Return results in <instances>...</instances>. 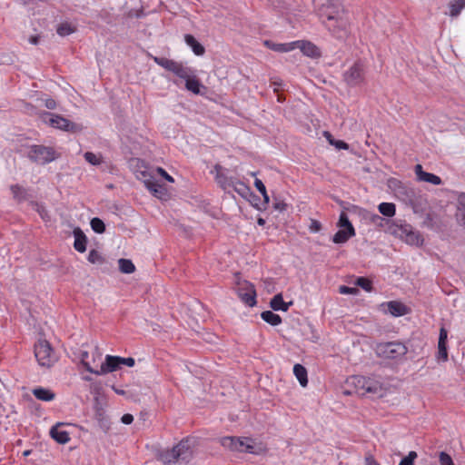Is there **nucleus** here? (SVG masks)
Here are the masks:
<instances>
[{"mask_svg": "<svg viewBox=\"0 0 465 465\" xmlns=\"http://www.w3.org/2000/svg\"><path fill=\"white\" fill-rule=\"evenodd\" d=\"M84 157L86 162L91 163L92 165H99L102 163V158L100 155H97L92 152H86L84 154Z\"/></svg>", "mask_w": 465, "mask_h": 465, "instance_id": "obj_41", "label": "nucleus"}, {"mask_svg": "<svg viewBox=\"0 0 465 465\" xmlns=\"http://www.w3.org/2000/svg\"><path fill=\"white\" fill-rule=\"evenodd\" d=\"M337 225L340 227V229H344L351 232V230H355L345 212L341 213Z\"/></svg>", "mask_w": 465, "mask_h": 465, "instance_id": "obj_36", "label": "nucleus"}, {"mask_svg": "<svg viewBox=\"0 0 465 465\" xmlns=\"http://www.w3.org/2000/svg\"><path fill=\"white\" fill-rule=\"evenodd\" d=\"M39 35H31L28 39L29 43L32 45H37L39 43Z\"/></svg>", "mask_w": 465, "mask_h": 465, "instance_id": "obj_62", "label": "nucleus"}, {"mask_svg": "<svg viewBox=\"0 0 465 465\" xmlns=\"http://www.w3.org/2000/svg\"><path fill=\"white\" fill-rule=\"evenodd\" d=\"M365 465H380L372 455H368L365 458Z\"/></svg>", "mask_w": 465, "mask_h": 465, "instance_id": "obj_58", "label": "nucleus"}, {"mask_svg": "<svg viewBox=\"0 0 465 465\" xmlns=\"http://www.w3.org/2000/svg\"><path fill=\"white\" fill-rule=\"evenodd\" d=\"M183 80L185 81V88L194 94H201V89H205V87L201 84L200 80L195 75L193 69L191 70L189 77L183 78Z\"/></svg>", "mask_w": 465, "mask_h": 465, "instance_id": "obj_17", "label": "nucleus"}, {"mask_svg": "<svg viewBox=\"0 0 465 465\" xmlns=\"http://www.w3.org/2000/svg\"><path fill=\"white\" fill-rule=\"evenodd\" d=\"M314 5L319 15L325 18L322 23L331 35L344 40L350 33V19L345 9L336 0H314Z\"/></svg>", "mask_w": 465, "mask_h": 465, "instance_id": "obj_1", "label": "nucleus"}, {"mask_svg": "<svg viewBox=\"0 0 465 465\" xmlns=\"http://www.w3.org/2000/svg\"><path fill=\"white\" fill-rule=\"evenodd\" d=\"M379 212L387 217H392L396 213V206L392 203H381L378 206Z\"/></svg>", "mask_w": 465, "mask_h": 465, "instance_id": "obj_31", "label": "nucleus"}, {"mask_svg": "<svg viewBox=\"0 0 465 465\" xmlns=\"http://www.w3.org/2000/svg\"><path fill=\"white\" fill-rule=\"evenodd\" d=\"M323 135L324 137L328 140V142L331 144V145H334L337 149L339 150H347L349 149V144L347 143H345L344 141H341V140H335L332 135L331 134V133L325 131L323 133Z\"/></svg>", "mask_w": 465, "mask_h": 465, "instance_id": "obj_34", "label": "nucleus"}, {"mask_svg": "<svg viewBox=\"0 0 465 465\" xmlns=\"http://www.w3.org/2000/svg\"><path fill=\"white\" fill-rule=\"evenodd\" d=\"M292 304V302H285L283 301L282 293H278V294L274 295L273 298L270 302V306L273 311L287 312Z\"/></svg>", "mask_w": 465, "mask_h": 465, "instance_id": "obj_25", "label": "nucleus"}, {"mask_svg": "<svg viewBox=\"0 0 465 465\" xmlns=\"http://www.w3.org/2000/svg\"><path fill=\"white\" fill-rule=\"evenodd\" d=\"M295 48H299L304 55L312 58L321 56L320 49L309 41H294V49Z\"/></svg>", "mask_w": 465, "mask_h": 465, "instance_id": "obj_14", "label": "nucleus"}, {"mask_svg": "<svg viewBox=\"0 0 465 465\" xmlns=\"http://www.w3.org/2000/svg\"><path fill=\"white\" fill-rule=\"evenodd\" d=\"M293 373L299 381L302 387H306L308 384L307 370L300 363H296L293 367Z\"/></svg>", "mask_w": 465, "mask_h": 465, "instance_id": "obj_27", "label": "nucleus"}, {"mask_svg": "<svg viewBox=\"0 0 465 465\" xmlns=\"http://www.w3.org/2000/svg\"><path fill=\"white\" fill-rule=\"evenodd\" d=\"M176 455L181 460L187 461L193 455L191 439L182 440L177 445L173 446Z\"/></svg>", "mask_w": 465, "mask_h": 465, "instance_id": "obj_15", "label": "nucleus"}, {"mask_svg": "<svg viewBox=\"0 0 465 465\" xmlns=\"http://www.w3.org/2000/svg\"><path fill=\"white\" fill-rule=\"evenodd\" d=\"M10 190L12 192L14 199L17 202H24L29 200L32 195L29 193V190L20 186L19 184L11 185Z\"/></svg>", "mask_w": 465, "mask_h": 465, "instance_id": "obj_24", "label": "nucleus"}, {"mask_svg": "<svg viewBox=\"0 0 465 465\" xmlns=\"http://www.w3.org/2000/svg\"><path fill=\"white\" fill-rule=\"evenodd\" d=\"M152 58L156 64L180 79L188 78L191 74L192 68L184 65L182 62H177L163 56H153Z\"/></svg>", "mask_w": 465, "mask_h": 465, "instance_id": "obj_6", "label": "nucleus"}, {"mask_svg": "<svg viewBox=\"0 0 465 465\" xmlns=\"http://www.w3.org/2000/svg\"><path fill=\"white\" fill-rule=\"evenodd\" d=\"M230 187H232L235 192H237L242 196L245 195V193L249 192V187L244 183L240 181L233 180V185H231Z\"/></svg>", "mask_w": 465, "mask_h": 465, "instance_id": "obj_43", "label": "nucleus"}, {"mask_svg": "<svg viewBox=\"0 0 465 465\" xmlns=\"http://www.w3.org/2000/svg\"><path fill=\"white\" fill-rule=\"evenodd\" d=\"M284 101H285V97L282 94H277V102L278 103H283Z\"/></svg>", "mask_w": 465, "mask_h": 465, "instance_id": "obj_63", "label": "nucleus"}, {"mask_svg": "<svg viewBox=\"0 0 465 465\" xmlns=\"http://www.w3.org/2000/svg\"><path fill=\"white\" fill-rule=\"evenodd\" d=\"M213 173H215V179H216L219 174H223L224 173V169L220 164H216L214 166Z\"/></svg>", "mask_w": 465, "mask_h": 465, "instance_id": "obj_59", "label": "nucleus"}, {"mask_svg": "<svg viewBox=\"0 0 465 465\" xmlns=\"http://www.w3.org/2000/svg\"><path fill=\"white\" fill-rule=\"evenodd\" d=\"M389 186H390V188H393V189L401 188V183L397 179H391L389 181Z\"/></svg>", "mask_w": 465, "mask_h": 465, "instance_id": "obj_57", "label": "nucleus"}, {"mask_svg": "<svg viewBox=\"0 0 465 465\" xmlns=\"http://www.w3.org/2000/svg\"><path fill=\"white\" fill-rule=\"evenodd\" d=\"M87 260L89 262L93 264H102L104 262V258L101 255V253L98 251L94 249L89 252Z\"/></svg>", "mask_w": 465, "mask_h": 465, "instance_id": "obj_38", "label": "nucleus"}, {"mask_svg": "<svg viewBox=\"0 0 465 465\" xmlns=\"http://www.w3.org/2000/svg\"><path fill=\"white\" fill-rule=\"evenodd\" d=\"M56 32L61 36H66L74 32V28L69 24H61L58 25Z\"/></svg>", "mask_w": 465, "mask_h": 465, "instance_id": "obj_46", "label": "nucleus"}, {"mask_svg": "<svg viewBox=\"0 0 465 465\" xmlns=\"http://www.w3.org/2000/svg\"><path fill=\"white\" fill-rule=\"evenodd\" d=\"M221 445L231 451L254 453V442L251 438L225 436L219 440Z\"/></svg>", "mask_w": 465, "mask_h": 465, "instance_id": "obj_5", "label": "nucleus"}, {"mask_svg": "<svg viewBox=\"0 0 465 465\" xmlns=\"http://www.w3.org/2000/svg\"><path fill=\"white\" fill-rule=\"evenodd\" d=\"M63 425L64 423L58 422L50 430V436L59 444H65L70 440L69 433L60 429Z\"/></svg>", "mask_w": 465, "mask_h": 465, "instance_id": "obj_18", "label": "nucleus"}, {"mask_svg": "<svg viewBox=\"0 0 465 465\" xmlns=\"http://www.w3.org/2000/svg\"><path fill=\"white\" fill-rule=\"evenodd\" d=\"M283 84L282 81L281 79H275L271 82V85L273 87L274 93H278L279 87Z\"/></svg>", "mask_w": 465, "mask_h": 465, "instance_id": "obj_56", "label": "nucleus"}, {"mask_svg": "<svg viewBox=\"0 0 465 465\" xmlns=\"http://www.w3.org/2000/svg\"><path fill=\"white\" fill-rule=\"evenodd\" d=\"M408 352L406 345L400 341L381 342L376 346L379 357L387 360H400Z\"/></svg>", "mask_w": 465, "mask_h": 465, "instance_id": "obj_4", "label": "nucleus"}, {"mask_svg": "<svg viewBox=\"0 0 465 465\" xmlns=\"http://www.w3.org/2000/svg\"><path fill=\"white\" fill-rule=\"evenodd\" d=\"M237 292L240 300L247 306L253 307L256 304V291L252 283L244 282Z\"/></svg>", "mask_w": 465, "mask_h": 465, "instance_id": "obj_9", "label": "nucleus"}, {"mask_svg": "<svg viewBox=\"0 0 465 465\" xmlns=\"http://www.w3.org/2000/svg\"><path fill=\"white\" fill-rule=\"evenodd\" d=\"M448 340V331L444 327H441L440 330V336L438 343L447 344Z\"/></svg>", "mask_w": 465, "mask_h": 465, "instance_id": "obj_49", "label": "nucleus"}, {"mask_svg": "<svg viewBox=\"0 0 465 465\" xmlns=\"http://www.w3.org/2000/svg\"><path fill=\"white\" fill-rule=\"evenodd\" d=\"M160 460L166 465H171L172 463L180 460L173 447L162 451L160 454Z\"/></svg>", "mask_w": 465, "mask_h": 465, "instance_id": "obj_29", "label": "nucleus"}, {"mask_svg": "<svg viewBox=\"0 0 465 465\" xmlns=\"http://www.w3.org/2000/svg\"><path fill=\"white\" fill-rule=\"evenodd\" d=\"M438 457L440 465H455L453 459L446 451H440Z\"/></svg>", "mask_w": 465, "mask_h": 465, "instance_id": "obj_42", "label": "nucleus"}, {"mask_svg": "<svg viewBox=\"0 0 465 465\" xmlns=\"http://www.w3.org/2000/svg\"><path fill=\"white\" fill-rule=\"evenodd\" d=\"M35 356L42 367H51L56 362L58 357L53 347L46 340L40 339L35 344Z\"/></svg>", "mask_w": 465, "mask_h": 465, "instance_id": "obj_3", "label": "nucleus"}, {"mask_svg": "<svg viewBox=\"0 0 465 465\" xmlns=\"http://www.w3.org/2000/svg\"><path fill=\"white\" fill-rule=\"evenodd\" d=\"M45 123H48L51 126L71 133H77L82 130L80 124H74L68 119L51 113H45L44 115Z\"/></svg>", "mask_w": 465, "mask_h": 465, "instance_id": "obj_7", "label": "nucleus"}, {"mask_svg": "<svg viewBox=\"0 0 465 465\" xmlns=\"http://www.w3.org/2000/svg\"><path fill=\"white\" fill-rule=\"evenodd\" d=\"M450 15L452 17L458 16L461 10L465 8V0H455L449 4Z\"/></svg>", "mask_w": 465, "mask_h": 465, "instance_id": "obj_33", "label": "nucleus"}, {"mask_svg": "<svg viewBox=\"0 0 465 465\" xmlns=\"http://www.w3.org/2000/svg\"><path fill=\"white\" fill-rule=\"evenodd\" d=\"M366 377L361 375H353L349 379V383L355 387L356 392L360 395L367 394Z\"/></svg>", "mask_w": 465, "mask_h": 465, "instance_id": "obj_23", "label": "nucleus"}, {"mask_svg": "<svg viewBox=\"0 0 465 465\" xmlns=\"http://www.w3.org/2000/svg\"><path fill=\"white\" fill-rule=\"evenodd\" d=\"M257 223L260 225V226H263L265 224V220L262 217H259L257 219Z\"/></svg>", "mask_w": 465, "mask_h": 465, "instance_id": "obj_64", "label": "nucleus"}, {"mask_svg": "<svg viewBox=\"0 0 465 465\" xmlns=\"http://www.w3.org/2000/svg\"><path fill=\"white\" fill-rule=\"evenodd\" d=\"M25 154L34 163L37 164H46L54 161L58 157V153L53 147L42 144H32L26 148Z\"/></svg>", "mask_w": 465, "mask_h": 465, "instance_id": "obj_2", "label": "nucleus"}, {"mask_svg": "<svg viewBox=\"0 0 465 465\" xmlns=\"http://www.w3.org/2000/svg\"><path fill=\"white\" fill-rule=\"evenodd\" d=\"M217 183L223 188L233 185V180L229 179L224 173L223 174H219L216 178Z\"/></svg>", "mask_w": 465, "mask_h": 465, "instance_id": "obj_47", "label": "nucleus"}, {"mask_svg": "<svg viewBox=\"0 0 465 465\" xmlns=\"http://www.w3.org/2000/svg\"><path fill=\"white\" fill-rule=\"evenodd\" d=\"M415 173L419 181L429 183L434 185H439L441 183V179L440 176L423 171L420 164H417L415 166Z\"/></svg>", "mask_w": 465, "mask_h": 465, "instance_id": "obj_16", "label": "nucleus"}, {"mask_svg": "<svg viewBox=\"0 0 465 465\" xmlns=\"http://www.w3.org/2000/svg\"><path fill=\"white\" fill-rule=\"evenodd\" d=\"M119 270L123 273L130 274L135 271V266L131 260L121 258L118 260Z\"/></svg>", "mask_w": 465, "mask_h": 465, "instance_id": "obj_32", "label": "nucleus"}, {"mask_svg": "<svg viewBox=\"0 0 465 465\" xmlns=\"http://www.w3.org/2000/svg\"><path fill=\"white\" fill-rule=\"evenodd\" d=\"M141 174L144 178L145 187L156 197L163 199L166 195V189L163 185L160 184L153 179V176L146 172H142Z\"/></svg>", "mask_w": 465, "mask_h": 465, "instance_id": "obj_12", "label": "nucleus"}, {"mask_svg": "<svg viewBox=\"0 0 465 465\" xmlns=\"http://www.w3.org/2000/svg\"><path fill=\"white\" fill-rule=\"evenodd\" d=\"M102 357V353L99 351L98 348L94 349V351L93 352V359H92V366L96 365V361H100Z\"/></svg>", "mask_w": 465, "mask_h": 465, "instance_id": "obj_54", "label": "nucleus"}, {"mask_svg": "<svg viewBox=\"0 0 465 465\" xmlns=\"http://www.w3.org/2000/svg\"><path fill=\"white\" fill-rule=\"evenodd\" d=\"M367 394L375 396H382L384 388L383 384L375 377H366Z\"/></svg>", "mask_w": 465, "mask_h": 465, "instance_id": "obj_19", "label": "nucleus"}, {"mask_svg": "<svg viewBox=\"0 0 465 465\" xmlns=\"http://www.w3.org/2000/svg\"><path fill=\"white\" fill-rule=\"evenodd\" d=\"M397 232L410 244L419 245L422 242L420 234L414 232L412 227L409 224L401 225Z\"/></svg>", "mask_w": 465, "mask_h": 465, "instance_id": "obj_13", "label": "nucleus"}, {"mask_svg": "<svg viewBox=\"0 0 465 465\" xmlns=\"http://www.w3.org/2000/svg\"><path fill=\"white\" fill-rule=\"evenodd\" d=\"M273 208L279 212H283L287 208V204L283 201H275L273 203Z\"/></svg>", "mask_w": 465, "mask_h": 465, "instance_id": "obj_52", "label": "nucleus"}, {"mask_svg": "<svg viewBox=\"0 0 465 465\" xmlns=\"http://www.w3.org/2000/svg\"><path fill=\"white\" fill-rule=\"evenodd\" d=\"M88 358H89L88 351H84L81 352V354H80L81 363L83 364V366L85 368V370L87 371H89L90 373H94V371H95V368L92 366V363L88 360Z\"/></svg>", "mask_w": 465, "mask_h": 465, "instance_id": "obj_39", "label": "nucleus"}, {"mask_svg": "<svg viewBox=\"0 0 465 465\" xmlns=\"http://www.w3.org/2000/svg\"><path fill=\"white\" fill-rule=\"evenodd\" d=\"M355 285L361 287L366 292H371L372 290L371 282L365 277H358L355 281Z\"/></svg>", "mask_w": 465, "mask_h": 465, "instance_id": "obj_40", "label": "nucleus"}, {"mask_svg": "<svg viewBox=\"0 0 465 465\" xmlns=\"http://www.w3.org/2000/svg\"><path fill=\"white\" fill-rule=\"evenodd\" d=\"M355 230L347 231L340 229L332 237L334 243H345L350 238L355 236Z\"/></svg>", "mask_w": 465, "mask_h": 465, "instance_id": "obj_28", "label": "nucleus"}, {"mask_svg": "<svg viewBox=\"0 0 465 465\" xmlns=\"http://www.w3.org/2000/svg\"><path fill=\"white\" fill-rule=\"evenodd\" d=\"M311 232H317L322 229V223L317 220H311V224L309 226Z\"/></svg>", "mask_w": 465, "mask_h": 465, "instance_id": "obj_50", "label": "nucleus"}, {"mask_svg": "<svg viewBox=\"0 0 465 465\" xmlns=\"http://www.w3.org/2000/svg\"><path fill=\"white\" fill-rule=\"evenodd\" d=\"M91 228L96 233H103L105 231L104 223L98 217H94L90 222Z\"/></svg>", "mask_w": 465, "mask_h": 465, "instance_id": "obj_37", "label": "nucleus"}, {"mask_svg": "<svg viewBox=\"0 0 465 465\" xmlns=\"http://www.w3.org/2000/svg\"><path fill=\"white\" fill-rule=\"evenodd\" d=\"M120 362H121V365L124 364L128 367H133L135 363V361L132 357H128V358L120 357Z\"/></svg>", "mask_w": 465, "mask_h": 465, "instance_id": "obj_53", "label": "nucleus"}, {"mask_svg": "<svg viewBox=\"0 0 465 465\" xmlns=\"http://www.w3.org/2000/svg\"><path fill=\"white\" fill-rule=\"evenodd\" d=\"M213 173H215V179H216L219 174H223L224 173V169L220 164H216L214 166Z\"/></svg>", "mask_w": 465, "mask_h": 465, "instance_id": "obj_60", "label": "nucleus"}, {"mask_svg": "<svg viewBox=\"0 0 465 465\" xmlns=\"http://www.w3.org/2000/svg\"><path fill=\"white\" fill-rule=\"evenodd\" d=\"M265 45L272 51L279 53H287L294 50V42L277 44L271 41H265Z\"/></svg>", "mask_w": 465, "mask_h": 465, "instance_id": "obj_26", "label": "nucleus"}, {"mask_svg": "<svg viewBox=\"0 0 465 465\" xmlns=\"http://www.w3.org/2000/svg\"><path fill=\"white\" fill-rule=\"evenodd\" d=\"M156 172H157L161 176H163L166 181H168V182H170V183H173V182H174L173 178L171 175H169V174L167 173V172H166L164 169H163L162 167H157V168H156Z\"/></svg>", "mask_w": 465, "mask_h": 465, "instance_id": "obj_51", "label": "nucleus"}, {"mask_svg": "<svg viewBox=\"0 0 465 465\" xmlns=\"http://www.w3.org/2000/svg\"><path fill=\"white\" fill-rule=\"evenodd\" d=\"M254 186L262 195L263 204H264L263 209H266V206L270 203V197L267 193L266 187H265L264 183H262V180L256 178L254 181Z\"/></svg>", "mask_w": 465, "mask_h": 465, "instance_id": "obj_35", "label": "nucleus"}, {"mask_svg": "<svg viewBox=\"0 0 465 465\" xmlns=\"http://www.w3.org/2000/svg\"><path fill=\"white\" fill-rule=\"evenodd\" d=\"M339 292L341 294H356L359 291L357 288L341 285L339 288Z\"/></svg>", "mask_w": 465, "mask_h": 465, "instance_id": "obj_48", "label": "nucleus"}, {"mask_svg": "<svg viewBox=\"0 0 465 465\" xmlns=\"http://www.w3.org/2000/svg\"><path fill=\"white\" fill-rule=\"evenodd\" d=\"M121 366L120 356L106 355L104 361L101 364L100 369L94 371L95 375H104L118 370Z\"/></svg>", "mask_w": 465, "mask_h": 465, "instance_id": "obj_10", "label": "nucleus"}, {"mask_svg": "<svg viewBox=\"0 0 465 465\" xmlns=\"http://www.w3.org/2000/svg\"><path fill=\"white\" fill-rule=\"evenodd\" d=\"M437 359L439 361H448L447 344L438 343Z\"/></svg>", "mask_w": 465, "mask_h": 465, "instance_id": "obj_44", "label": "nucleus"}, {"mask_svg": "<svg viewBox=\"0 0 465 465\" xmlns=\"http://www.w3.org/2000/svg\"><path fill=\"white\" fill-rule=\"evenodd\" d=\"M33 395L39 401H52L55 398V393L50 389L36 387L32 390Z\"/></svg>", "mask_w": 465, "mask_h": 465, "instance_id": "obj_22", "label": "nucleus"}, {"mask_svg": "<svg viewBox=\"0 0 465 465\" xmlns=\"http://www.w3.org/2000/svg\"><path fill=\"white\" fill-rule=\"evenodd\" d=\"M418 454L416 451L411 450L407 456L401 459L399 465H414V460L417 459Z\"/></svg>", "mask_w": 465, "mask_h": 465, "instance_id": "obj_45", "label": "nucleus"}, {"mask_svg": "<svg viewBox=\"0 0 465 465\" xmlns=\"http://www.w3.org/2000/svg\"><path fill=\"white\" fill-rule=\"evenodd\" d=\"M261 317L265 322L271 324L272 326H277L282 323L281 316L272 311L262 312Z\"/></svg>", "mask_w": 465, "mask_h": 465, "instance_id": "obj_30", "label": "nucleus"}, {"mask_svg": "<svg viewBox=\"0 0 465 465\" xmlns=\"http://www.w3.org/2000/svg\"><path fill=\"white\" fill-rule=\"evenodd\" d=\"M121 420L124 424L129 425L134 421V416L130 413L124 414Z\"/></svg>", "mask_w": 465, "mask_h": 465, "instance_id": "obj_55", "label": "nucleus"}, {"mask_svg": "<svg viewBox=\"0 0 465 465\" xmlns=\"http://www.w3.org/2000/svg\"><path fill=\"white\" fill-rule=\"evenodd\" d=\"M365 70L364 65L361 62L354 63L343 74V80L350 86H358L364 82Z\"/></svg>", "mask_w": 465, "mask_h": 465, "instance_id": "obj_8", "label": "nucleus"}, {"mask_svg": "<svg viewBox=\"0 0 465 465\" xmlns=\"http://www.w3.org/2000/svg\"><path fill=\"white\" fill-rule=\"evenodd\" d=\"M45 106L48 108V109H54L56 107V103L54 100L53 99H47L45 101Z\"/></svg>", "mask_w": 465, "mask_h": 465, "instance_id": "obj_61", "label": "nucleus"}, {"mask_svg": "<svg viewBox=\"0 0 465 465\" xmlns=\"http://www.w3.org/2000/svg\"><path fill=\"white\" fill-rule=\"evenodd\" d=\"M184 42L188 46L191 47L192 51L195 55L201 56L204 54V46L202 44H200L193 35L186 34L184 35Z\"/></svg>", "mask_w": 465, "mask_h": 465, "instance_id": "obj_21", "label": "nucleus"}, {"mask_svg": "<svg viewBox=\"0 0 465 465\" xmlns=\"http://www.w3.org/2000/svg\"><path fill=\"white\" fill-rule=\"evenodd\" d=\"M381 310L394 317H400L409 312V308L401 302L391 301L381 304Z\"/></svg>", "mask_w": 465, "mask_h": 465, "instance_id": "obj_11", "label": "nucleus"}, {"mask_svg": "<svg viewBox=\"0 0 465 465\" xmlns=\"http://www.w3.org/2000/svg\"><path fill=\"white\" fill-rule=\"evenodd\" d=\"M74 247L79 252H84L86 251L87 238L84 232L80 228L74 230Z\"/></svg>", "mask_w": 465, "mask_h": 465, "instance_id": "obj_20", "label": "nucleus"}]
</instances>
